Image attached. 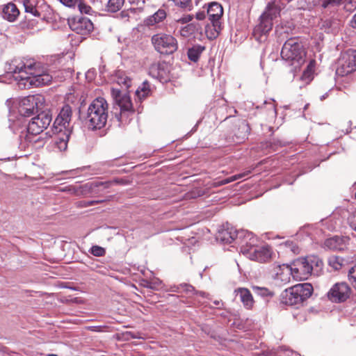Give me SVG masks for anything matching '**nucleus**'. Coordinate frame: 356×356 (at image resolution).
<instances>
[{
  "label": "nucleus",
  "instance_id": "obj_1",
  "mask_svg": "<svg viewBox=\"0 0 356 356\" xmlns=\"http://www.w3.org/2000/svg\"><path fill=\"white\" fill-rule=\"evenodd\" d=\"M38 64L33 60H26L19 58L12 60L6 66L7 73L18 74L15 77L18 81L19 86L31 88L32 86L40 87L49 85L53 79L46 70H40L37 68Z\"/></svg>",
  "mask_w": 356,
  "mask_h": 356
},
{
  "label": "nucleus",
  "instance_id": "obj_2",
  "mask_svg": "<svg viewBox=\"0 0 356 356\" xmlns=\"http://www.w3.org/2000/svg\"><path fill=\"white\" fill-rule=\"evenodd\" d=\"M108 119V104L102 97H97L89 105L86 122L92 130L103 128Z\"/></svg>",
  "mask_w": 356,
  "mask_h": 356
},
{
  "label": "nucleus",
  "instance_id": "obj_3",
  "mask_svg": "<svg viewBox=\"0 0 356 356\" xmlns=\"http://www.w3.org/2000/svg\"><path fill=\"white\" fill-rule=\"evenodd\" d=\"M305 55L303 46L296 38L286 40L281 51L282 58L288 62L289 65L293 66L295 70L300 68L304 64Z\"/></svg>",
  "mask_w": 356,
  "mask_h": 356
},
{
  "label": "nucleus",
  "instance_id": "obj_4",
  "mask_svg": "<svg viewBox=\"0 0 356 356\" xmlns=\"http://www.w3.org/2000/svg\"><path fill=\"white\" fill-rule=\"evenodd\" d=\"M313 286L309 283L294 285L285 289L282 293V302L288 305H296L311 296Z\"/></svg>",
  "mask_w": 356,
  "mask_h": 356
},
{
  "label": "nucleus",
  "instance_id": "obj_5",
  "mask_svg": "<svg viewBox=\"0 0 356 356\" xmlns=\"http://www.w3.org/2000/svg\"><path fill=\"white\" fill-rule=\"evenodd\" d=\"M207 14L211 26L208 24L206 26V33L209 39H215L222 30V6L218 2H211L208 3Z\"/></svg>",
  "mask_w": 356,
  "mask_h": 356
},
{
  "label": "nucleus",
  "instance_id": "obj_6",
  "mask_svg": "<svg viewBox=\"0 0 356 356\" xmlns=\"http://www.w3.org/2000/svg\"><path fill=\"white\" fill-rule=\"evenodd\" d=\"M52 115L49 111H41L35 117L33 118L27 127V133L24 135V140L29 143L33 142L32 136L42 133L50 124ZM24 137L23 135L20 136Z\"/></svg>",
  "mask_w": 356,
  "mask_h": 356
},
{
  "label": "nucleus",
  "instance_id": "obj_7",
  "mask_svg": "<svg viewBox=\"0 0 356 356\" xmlns=\"http://www.w3.org/2000/svg\"><path fill=\"white\" fill-rule=\"evenodd\" d=\"M151 42L154 49L161 54H172L178 49L177 40L171 34L165 33L154 34L152 36Z\"/></svg>",
  "mask_w": 356,
  "mask_h": 356
},
{
  "label": "nucleus",
  "instance_id": "obj_8",
  "mask_svg": "<svg viewBox=\"0 0 356 356\" xmlns=\"http://www.w3.org/2000/svg\"><path fill=\"white\" fill-rule=\"evenodd\" d=\"M314 262L316 266L322 264L321 260L315 261V259L300 258L294 261L291 265L293 278L296 280H307L312 275Z\"/></svg>",
  "mask_w": 356,
  "mask_h": 356
},
{
  "label": "nucleus",
  "instance_id": "obj_9",
  "mask_svg": "<svg viewBox=\"0 0 356 356\" xmlns=\"http://www.w3.org/2000/svg\"><path fill=\"white\" fill-rule=\"evenodd\" d=\"M44 97L37 94L24 97L19 104V113L23 116H30L35 112L38 113L44 108Z\"/></svg>",
  "mask_w": 356,
  "mask_h": 356
},
{
  "label": "nucleus",
  "instance_id": "obj_10",
  "mask_svg": "<svg viewBox=\"0 0 356 356\" xmlns=\"http://www.w3.org/2000/svg\"><path fill=\"white\" fill-rule=\"evenodd\" d=\"M111 95L114 99L115 103L120 108V113L118 120L123 121L124 117H128L129 114H133L134 109L131 98L127 93H122V91L117 88L111 89Z\"/></svg>",
  "mask_w": 356,
  "mask_h": 356
},
{
  "label": "nucleus",
  "instance_id": "obj_11",
  "mask_svg": "<svg viewBox=\"0 0 356 356\" xmlns=\"http://www.w3.org/2000/svg\"><path fill=\"white\" fill-rule=\"evenodd\" d=\"M246 245L241 248V252L245 254L251 260L258 262H266L271 257V250L268 246H251L249 248L248 242L245 241Z\"/></svg>",
  "mask_w": 356,
  "mask_h": 356
},
{
  "label": "nucleus",
  "instance_id": "obj_12",
  "mask_svg": "<svg viewBox=\"0 0 356 356\" xmlns=\"http://www.w3.org/2000/svg\"><path fill=\"white\" fill-rule=\"evenodd\" d=\"M356 70V50H350L339 58L336 74L346 76Z\"/></svg>",
  "mask_w": 356,
  "mask_h": 356
},
{
  "label": "nucleus",
  "instance_id": "obj_13",
  "mask_svg": "<svg viewBox=\"0 0 356 356\" xmlns=\"http://www.w3.org/2000/svg\"><path fill=\"white\" fill-rule=\"evenodd\" d=\"M72 111L71 106L67 104L63 106L53 124L52 131L60 132L61 131H65L67 129L72 131Z\"/></svg>",
  "mask_w": 356,
  "mask_h": 356
},
{
  "label": "nucleus",
  "instance_id": "obj_14",
  "mask_svg": "<svg viewBox=\"0 0 356 356\" xmlns=\"http://www.w3.org/2000/svg\"><path fill=\"white\" fill-rule=\"evenodd\" d=\"M351 291L350 287L346 282H337L328 291L327 298L332 302H342L350 297Z\"/></svg>",
  "mask_w": 356,
  "mask_h": 356
},
{
  "label": "nucleus",
  "instance_id": "obj_15",
  "mask_svg": "<svg viewBox=\"0 0 356 356\" xmlns=\"http://www.w3.org/2000/svg\"><path fill=\"white\" fill-rule=\"evenodd\" d=\"M242 236H244L245 238H249L250 240L252 239L253 241H255V239L253 237V234L252 232L245 231V230H241V231H236L233 229H223L220 231L217 236V239L220 240L221 242L224 243L229 244L232 243L234 240H239Z\"/></svg>",
  "mask_w": 356,
  "mask_h": 356
},
{
  "label": "nucleus",
  "instance_id": "obj_16",
  "mask_svg": "<svg viewBox=\"0 0 356 356\" xmlns=\"http://www.w3.org/2000/svg\"><path fill=\"white\" fill-rule=\"evenodd\" d=\"M68 22L70 29L78 34H89L94 29L90 19L85 17H75Z\"/></svg>",
  "mask_w": 356,
  "mask_h": 356
},
{
  "label": "nucleus",
  "instance_id": "obj_17",
  "mask_svg": "<svg viewBox=\"0 0 356 356\" xmlns=\"http://www.w3.org/2000/svg\"><path fill=\"white\" fill-rule=\"evenodd\" d=\"M236 298H238L243 307L246 309H252L254 305V300L249 289L240 287L234 290Z\"/></svg>",
  "mask_w": 356,
  "mask_h": 356
},
{
  "label": "nucleus",
  "instance_id": "obj_18",
  "mask_svg": "<svg viewBox=\"0 0 356 356\" xmlns=\"http://www.w3.org/2000/svg\"><path fill=\"white\" fill-rule=\"evenodd\" d=\"M291 276L293 277V273L291 266L283 264L277 267V271L275 279L280 281L283 284H286L290 281Z\"/></svg>",
  "mask_w": 356,
  "mask_h": 356
},
{
  "label": "nucleus",
  "instance_id": "obj_19",
  "mask_svg": "<svg viewBox=\"0 0 356 356\" xmlns=\"http://www.w3.org/2000/svg\"><path fill=\"white\" fill-rule=\"evenodd\" d=\"M56 134L54 138V145L60 151H65L67 147V143L69 141L72 131L67 129L65 131L60 132L53 131Z\"/></svg>",
  "mask_w": 356,
  "mask_h": 356
},
{
  "label": "nucleus",
  "instance_id": "obj_20",
  "mask_svg": "<svg viewBox=\"0 0 356 356\" xmlns=\"http://www.w3.org/2000/svg\"><path fill=\"white\" fill-rule=\"evenodd\" d=\"M166 17L167 13L165 10L163 8H159L153 15L145 19L144 24L145 26L149 27L154 26L162 22L164 19H165Z\"/></svg>",
  "mask_w": 356,
  "mask_h": 356
},
{
  "label": "nucleus",
  "instance_id": "obj_21",
  "mask_svg": "<svg viewBox=\"0 0 356 356\" xmlns=\"http://www.w3.org/2000/svg\"><path fill=\"white\" fill-rule=\"evenodd\" d=\"M273 28V21L270 19L261 15L259 24L254 28V33L261 35L267 34Z\"/></svg>",
  "mask_w": 356,
  "mask_h": 356
},
{
  "label": "nucleus",
  "instance_id": "obj_22",
  "mask_svg": "<svg viewBox=\"0 0 356 356\" xmlns=\"http://www.w3.org/2000/svg\"><path fill=\"white\" fill-rule=\"evenodd\" d=\"M19 15V11L14 3H9L3 9V17L9 22H14Z\"/></svg>",
  "mask_w": 356,
  "mask_h": 356
},
{
  "label": "nucleus",
  "instance_id": "obj_23",
  "mask_svg": "<svg viewBox=\"0 0 356 356\" xmlns=\"http://www.w3.org/2000/svg\"><path fill=\"white\" fill-rule=\"evenodd\" d=\"M202 26L198 22H193L182 27L180 31V35L184 38H188L191 35L201 31Z\"/></svg>",
  "mask_w": 356,
  "mask_h": 356
},
{
  "label": "nucleus",
  "instance_id": "obj_24",
  "mask_svg": "<svg viewBox=\"0 0 356 356\" xmlns=\"http://www.w3.org/2000/svg\"><path fill=\"white\" fill-rule=\"evenodd\" d=\"M115 81L122 88L128 90L131 84L132 79L124 72L118 71L115 74Z\"/></svg>",
  "mask_w": 356,
  "mask_h": 356
},
{
  "label": "nucleus",
  "instance_id": "obj_25",
  "mask_svg": "<svg viewBox=\"0 0 356 356\" xmlns=\"http://www.w3.org/2000/svg\"><path fill=\"white\" fill-rule=\"evenodd\" d=\"M149 83L144 81L136 90V95L140 100H143L151 95Z\"/></svg>",
  "mask_w": 356,
  "mask_h": 356
},
{
  "label": "nucleus",
  "instance_id": "obj_26",
  "mask_svg": "<svg viewBox=\"0 0 356 356\" xmlns=\"http://www.w3.org/2000/svg\"><path fill=\"white\" fill-rule=\"evenodd\" d=\"M204 49L203 46L194 45L188 50L187 54L188 59L191 61L197 62Z\"/></svg>",
  "mask_w": 356,
  "mask_h": 356
},
{
  "label": "nucleus",
  "instance_id": "obj_27",
  "mask_svg": "<svg viewBox=\"0 0 356 356\" xmlns=\"http://www.w3.org/2000/svg\"><path fill=\"white\" fill-rule=\"evenodd\" d=\"M149 72L152 76L159 79L163 77L165 72L162 64L155 63L150 65Z\"/></svg>",
  "mask_w": 356,
  "mask_h": 356
},
{
  "label": "nucleus",
  "instance_id": "obj_28",
  "mask_svg": "<svg viewBox=\"0 0 356 356\" xmlns=\"http://www.w3.org/2000/svg\"><path fill=\"white\" fill-rule=\"evenodd\" d=\"M343 238L339 236H334L325 241V245L330 249L341 250L343 249Z\"/></svg>",
  "mask_w": 356,
  "mask_h": 356
},
{
  "label": "nucleus",
  "instance_id": "obj_29",
  "mask_svg": "<svg viewBox=\"0 0 356 356\" xmlns=\"http://www.w3.org/2000/svg\"><path fill=\"white\" fill-rule=\"evenodd\" d=\"M25 12L34 17H40V13L37 10L33 0H24Z\"/></svg>",
  "mask_w": 356,
  "mask_h": 356
},
{
  "label": "nucleus",
  "instance_id": "obj_30",
  "mask_svg": "<svg viewBox=\"0 0 356 356\" xmlns=\"http://www.w3.org/2000/svg\"><path fill=\"white\" fill-rule=\"evenodd\" d=\"M278 14L279 10L277 6L273 3H268L266 8L263 13L262 15L270 19V20L273 21V19L275 18Z\"/></svg>",
  "mask_w": 356,
  "mask_h": 356
},
{
  "label": "nucleus",
  "instance_id": "obj_31",
  "mask_svg": "<svg viewBox=\"0 0 356 356\" xmlns=\"http://www.w3.org/2000/svg\"><path fill=\"white\" fill-rule=\"evenodd\" d=\"M125 0H108L106 5V10L115 13L120 10L124 3Z\"/></svg>",
  "mask_w": 356,
  "mask_h": 356
},
{
  "label": "nucleus",
  "instance_id": "obj_32",
  "mask_svg": "<svg viewBox=\"0 0 356 356\" xmlns=\"http://www.w3.org/2000/svg\"><path fill=\"white\" fill-rule=\"evenodd\" d=\"M343 259L337 256H331L328 258V264L334 270H338L343 266Z\"/></svg>",
  "mask_w": 356,
  "mask_h": 356
},
{
  "label": "nucleus",
  "instance_id": "obj_33",
  "mask_svg": "<svg viewBox=\"0 0 356 356\" xmlns=\"http://www.w3.org/2000/svg\"><path fill=\"white\" fill-rule=\"evenodd\" d=\"M253 291L261 297H272L273 293L266 287H260L258 286H252Z\"/></svg>",
  "mask_w": 356,
  "mask_h": 356
},
{
  "label": "nucleus",
  "instance_id": "obj_34",
  "mask_svg": "<svg viewBox=\"0 0 356 356\" xmlns=\"http://www.w3.org/2000/svg\"><path fill=\"white\" fill-rule=\"evenodd\" d=\"M76 6L81 13L91 15L92 13V8L89 5L83 1V0H80L79 3H77Z\"/></svg>",
  "mask_w": 356,
  "mask_h": 356
},
{
  "label": "nucleus",
  "instance_id": "obj_35",
  "mask_svg": "<svg viewBox=\"0 0 356 356\" xmlns=\"http://www.w3.org/2000/svg\"><path fill=\"white\" fill-rule=\"evenodd\" d=\"M180 286H181V291H184L186 294L195 293V294H200V296H203L204 293V292L195 291V288L193 286L186 284V283L180 284Z\"/></svg>",
  "mask_w": 356,
  "mask_h": 356
},
{
  "label": "nucleus",
  "instance_id": "obj_36",
  "mask_svg": "<svg viewBox=\"0 0 356 356\" xmlns=\"http://www.w3.org/2000/svg\"><path fill=\"white\" fill-rule=\"evenodd\" d=\"M250 172V171H247L245 172L235 175L229 178L225 179L220 181V184L221 185L227 184L228 183H230V182L237 180L238 179L243 178L245 175H248Z\"/></svg>",
  "mask_w": 356,
  "mask_h": 356
},
{
  "label": "nucleus",
  "instance_id": "obj_37",
  "mask_svg": "<svg viewBox=\"0 0 356 356\" xmlns=\"http://www.w3.org/2000/svg\"><path fill=\"white\" fill-rule=\"evenodd\" d=\"M90 252L96 257H102L106 254V250L104 248L99 245H93L90 250Z\"/></svg>",
  "mask_w": 356,
  "mask_h": 356
},
{
  "label": "nucleus",
  "instance_id": "obj_38",
  "mask_svg": "<svg viewBox=\"0 0 356 356\" xmlns=\"http://www.w3.org/2000/svg\"><path fill=\"white\" fill-rule=\"evenodd\" d=\"M284 247L289 250H290L294 254H298L299 253V248L297 245V244L291 241H286L283 243Z\"/></svg>",
  "mask_w": 356,
  "mask_h": 356
},
{
  "label": "nucleus",
  "instance_id": "obj_39",
  "mask_svg": "<svg viewBox=\"0 0 356 356\" xmlns=\"http://www.w3.org/2000/svg\"><path fill=\"white\" fill-rule=\"evenodd\" d=\"M348 280L351 282L353 287L356 289V266L352 267L348 270Z\"/></svg>",
  "mask_w": 356,
  "mask_h": 356
},
{
  "label": "nucleus",
  "instance_id": "obj_40",
  "mask_svg": "<svg viewBox=\"0 0 356 356\" xmlns=\"http://www.w3.org/2000/svg\"><path fill=\"white\" fill-rule=\"evenodd\" d=\"M253 237L255 239L254 241H253L252 239L250 240L249 238H246V237L245 238L244 236H242L241 238H239L238 241H240L239 244L241 245V249L243 248V245H246L245 241L248 242V245L249 248L251 246L250 243H252V246H256L255 243L257 242V238L254 235H253Z\"/></svg>",
  "mask_w": 356,
  "mask_h": 356
},
{
  "label": "nucleus",
  "instance_id": "obj_41",
  "mask_svg": "<svg viewBox=\"0 0 356 356\" xmlns=\"http://www.w3.org/2000/svg\"><path fill=\"white\" fill-rule=\"evenodd\" d=\"M286 143L285 142H283L279 139H273L272 141L270 142V147L273 149V150H276L277 147L285 146Z\"/></svg>",
  "mask_w": 356,
  "mask_h": 356
},
{
  "label": "nucleus",
  "instance_id": "obj_42",
  "mask_svg": "<svg viewBox=\"0 0 356 356\" xmlns=\"http://www.w3.org/2000/svg\"><path fill=\"white\" fill-rule=\"evenodd\" d=\"M315 67V60H310L309 63L308 64L307 69L304 71L303 76H309V74L314 71Z\"/></svg>",
  "mask_w": 356,
  "mask_h": 356
},
{
  "label": "nucleus",
  "instance_id": "obj_43",
  "mask_svg": "<svg viewBox=\"0 0 356 356\" xmlns=\"http://www.w3.org/2000/svg\"><path fill=\"white\" fill-rule=\"evenodd\" d=\"M80 0H60V1L65 6L70 8H75Z\"/></svg>",
  "mask_w": 356,
  "mask_h": 356
},
{
  "label": "nucleus",
  "instance_id": "obj_44",
  "mask_svg": "<svg viewBox=\"0 0 356 356\" xmlns=\"http://www.w3.org/2000/svg\"><path fill=\"white\" fill-rule=\"evenodd\" d=\"M112 183L122 184V180H119V179H115L113 181L99 182V183H97L96 184V186H104V188H108L112 184Z\"/></svg>",
  "mask_w": 356,
  "mask_h": 356
},
{
  "label": "nucleus",
  "instance_id": "obj_45",
  "mask_svg": "<svg viewBox=\"0 0 356 356\" xmlns=\"http://www.w3.org/2000/svg\"><path fill=\"white\" fill-rule=\"evenodd\" d=\"M349 223L350 227L356 231V212L349 218Z\"/></svg>",
  "mask_w": 356,
  "mask_h": 356
},
{
  "label": "nucleus",
  "instance_id": "obj_46",
  "mask_svg": "<svg viewBox=\"0 0 356 356\" xmlns=\"http://www.w3.org/2000/svg\"><path fill=\"white\" fill-rule=\"evenodd\" d=\"M341 0H325L323 3V6L327 8L330 4H339Z\"/></svg>",
  "mask_w": 356,
  "mask_h": 356
},
{
  "label": "nucleus",
  "instance_id": "obj_47",
  "mask_svg": "<svg viewBox=\"0 0 356 356\" xmlns=\"http://www.w3.org/2000/svg\"><path fill=\"white\" fill-rule=\"evenodd\" d=\"M193 19V16L191 15H187L186 16H184L183 17H181V19H179L178 20L179 22H181L183 24L184 23H188L190 21H191V19Z\"/></svg>",
  "mask_w": 356,
  "mask_h": 356
},
{
  "label": "nucleus",
  "instance_id": "obj_48",
  "mask_svg": "<svg viewBox=\"0 0 356 356\" xmlns=\"http://www.w3.org/2000/svg\"><path fill=\"white\" fill-rule=\"evenodd\" d=\"M104 201V200H92V201H86V202H84L83 205L85 207H89V206H92V205H94V204H96L102 203Z\"/></svg>",
  "mask_w": 356,
  "mask_h": 356
},
{
  "label": "nucleus",
  "instance_id": "obj_49",
  "mask_svg": "<svg viewBox=\"0 0 356 356\" xmlns=\"http://www.w3.org/2000/svg\"><path fill=\"white\" fill-rule=\"evenodd\" d=\"M205 17H206V14L204 10L197 12L195 15V17L198 20H202L205 18Z\"/></svg>",
  "mask_w": 356,
  "mask_h": 356
},
{
  "label": "nucleus",
  "instance_id": "obj_50",
  "mask_svg": "<svg viewBox=\"0 0 356 356\" xmlns=\"http://www.w3.org/2000/svg\"><path fill=\"white\" fill-rule=\"evenodd\" d=\"M350 25L353 29H356V13L352 17V19L350 21Z\"/></svg>",
  "mask_w": 356,
  "mask_h": 356
},
{
  "label": "nucleus",
  "instance_id": "obj_51",
  "mask_svg": "<svg viewBox=\"0 0 356 356\" xmlns=\"http://www.w3.org/2000/svg\"><path fill=\"white\" fill-rule=\"evenodd\" d=\"M171 291L173 292H181V286L180 284L177 286H173L170 287Z\"/></svg>",
  "mask_w": 356,
  "mask_h": 356
},
{
  "label": "nucleus",
  "instance_id": "obj_52",
  "mask_svg": "<svg viewBox=\"0 0 356 356\" xmlns=\"http://www.w3.org/2000/svg\"><path fill=\"white\" fill-rule=\"evenodd\" d=\"M120 16L122 19H126L129 17L127 11L123 10L120 13Z\"/></svg>",
  "mask_w": 356,
  "mask_h": 356
},
{
  "label": "nucleus",
  "instance_id": "obj_53",
  "mask_svg": "<svg viewBox=\"0 0 356 356\" xmlns=\"http://www.w3.org/2000/svg\"><path fill=\"white\" fill-rule=\"evenodd\" d=\"M88 329L92 331H97V332L101 331V327H99H99L92 326V327H89Z\"/></svg>",
  "mask_w": 356,
  "mask_h": 356
},
{
  "label": "nucleus",
  "instance_id": "obj_54",
  "mask_svg": "<svg viewBox=\"0 0 356 356\" xmlns=\"http://www.w3.org/2000/svg\"><path fill=\"white\" fill-rule=\"evenodd\" d=\"M128 334H129L131 336V338H133V339L138 338V337L136 336V334H134V333L129 332Z\"/></svg>",
  "mask_w": 356,
  "mask_h": 356
},
{
  "label": "nucleus",
  "instance_id": "obj_55",
  "mask_svg": "<svg viewBox=\"0 0 356 356\" xmlns=\"http://www.w3.org/2000/svg\"><path fill=\"white\" fill-rule=\"evenodd\" d=\"M350 3L356 7V0H350Z\"/></svg>",
  "mask_w": 356,
  "mask_h": 356
},
{
  "label": "nucleus",
  "instance_id": "obj_56",
  "mask_svg": "<svg viewBox=\"0 0 356 356\" xmlns=\"http://www.w3.org/2000/svg\"><path fill=\"white\" fill-rule=\"evenodd\" d=\"M136 1H137V0H129V2L130 3H136Z\"/></svg>",
  "mask_w": 356,
  "mask_h": 356
},
{
  "label": "nucleus",
  "instance_id": "obj_57",
  "mask_svg": "<svg viewBox=\"0 0 356 356\" xmlns=\"http://www.w3.org/2000/svg\"><path fill=\"white\" fill-rule=\"evenodd\" d=\"M219 303H220V302H219V301H215V302H214V304H215L216 305H219Z\"/></svg>",
  "mask_w": 356,
  "mask_h": 356
},
{
  "label": "nucleus",
  "instance_id": "obj_58",
  "mask_svg": "<svg viewBox=\"0 0 356 356\" xmlns=\"http://www.w3.org/2000/svg\"><path fill=\"white\" fill-rule=\"evenodd\" d=\"M47 356H58V355H55V354H49Z\"/></svg>",
  "mask_w": 356,
  "mask_h": 356
},
{
  "label": "nucleus",
  "instance_id": "obj_59",
  "mask_svg": "<svg viewBox=\"0 0 356 356\" xmlns=\"http://www.w3.org/2000/svg\"><path fill=\"white\" fill-rule=\"evenodd\" d=\"M148 287H149L151 289H154V287L153 286H152V284H150L149 286H148Z\"/></svg>",
  "mask_w": 356,
  "mask_h": 356
}]
</instances>
